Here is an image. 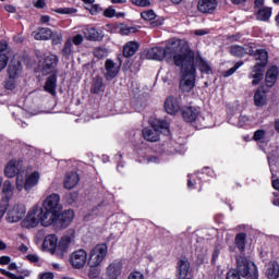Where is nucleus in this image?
Wrapping results in <instances>:
<instances>
[{"instance_id": "obj_32", "label": "nucleus", "mask_w": 279, "mask_h": 279, "mask_svg": "<svg viewBox=\"0 0 279 279\" xmlns=\"http://www.w3.org/2000/svg\"><path fill=\"white\" fill-rule=\"evenodd\" d=\"M57 86H58V76L56 74H51L46 81L44 90H46V93H50V95H56Z\"/></svg>"}, {"instance_id": "obj_12", "label": "nucleus", "mask_w": 279, "mask_h": 279, "mask_svg": "<svg viewBox=\"0 0 279 279\" xmlns=\"http://www.w3.org/2000/svg\"><path fill=\"white\" fill-rule=\"evenodd\" d=\"M25 213H27V209L24 205H14L9 208L7 219L9 223H19L25 217Z\"/></svg>"}, {"instance_id": "obj_25", "label": "nucleus", "mask_w": 279, "mask_h": 279, "mask_svg": "<svg viewBox=\"0 0 279 279\" xmlns=\"http://www.w3.org/2000/svg\"><path fill=\"white\" fill-rule=\"evenodd\" d=\"M74 218L75 211L72 209H66L61 215L59 214L58 223L61 226V228H69Z\"/></svg>"}, {"instance_id": "obj_19", "label": "nucleus", "mask_w": 279, "mask_h": 279, "mask_svg": "<svg viewBox=\"0 0 279 279\" xmlns=\"http://www.w3.org/2000/svg\"><path fill=\"white\" fill-rule=\"evenodd\" d=\"M58 62H59V59H58V56L56 54H48L46 58H45V61H44V64H43V71L44 73H58V70H56V66H58Z\"/></svg>"}, {"instance_id": "obj_33", "label": "nucleus", "mask_w": 279, "mask_h": 279, "mask_svg": "<svg viewBox=\"0 0 279 279\" xmlns=\"http://www.w3.org/2000/svg\"><path fill=\"white\" fill-rule=\"evenodd\" d=\"M35 40H49L53 36V31L50 28H38L33 33Z\"/></svg>"}, {"instance_id": "obj_39", "label": "nucleus", "mask_w": 279, "mask_h": 279, "mask_svg": "<svg viewBox=\"0 0 279 279\" xmlns=\"http://www.w3.org/2000/svg\"><path fill=\"white\" fill-rule=\"evenodd\" d=\"M245 239H247V235H245V233H239L235 236V245L240 252H243L245 250Z\"/></svg>"}, {"instance_id": "obj_57", "label": "nucleus", "mask_w": 279, "mask_h": 279, "mask_svg": "<svg viewBox=\"0 0 279 279\" xmlns=\"http://www.w3.org/2000/svg\"><path fill=\"white\" fill-rule=\"evenodd\" d=\"M66 199L69 204H75L77 202V192L68 194Z\"/></svg>"}, {"instance_id": "obj_20", "label": "nucleus", "mask_w": 279, "mask_h": 279, "mask_svg": "<svg viewBox=\"0 0 279 279\" xmlns=\"http://www.w3.org/2000/svg\"><path fill=\"white\" fill-rule=\"evenodd\" d=\"M229 51L231 56H234L235 58H243V56H252L254 53V48L251 46H239V45H233L229 48Z\"/></svg>"}, {"instance_id": "obj_54", "label": "nucleus", "mask_w": 279, "mask_h": 279, "mask_svg": "<svg viewBox=\"0 0 279 279\" xmlns=\"http://www.w3.org/2000/svg\"><path fill=\"white\" fill-rule=\"evenodd\" d=\"M116 14L117 10H114L112 7H109L104 11V16H106V19H112L116 16Z\"/></svg>"}, {"instance_id": "obj_35", "label": "nucleus", "mask_w": 279, "mask_h": 279, "mask_svg": "<svg viewBox=\"0 0 279 279\" xmlns=\"http://www.w3.org/2000/svg\"><path fill=\"white\" fill-rule=\"evenodd\" d=\"M136 51H138V43L129 41L125 44V46L123 48V56H124V58H132V56H134V53H136Z\"/></svg>"}, {"instance_id": "obj_27", "label": "nucleus", "mask_w": 279, "mask_h": 279, "mask_svg": "<svg viewBox=\"0 0 279 279\" xmlns=\"http://www.w3.org/2000/svg\"><path fill=\"white\" fill-rule=\"evenodd\" d=\"M80 184V174L77 172H68L63 182L64 189H75Z\"/></svg>"}, {"instance_id": "obj_53", "label": "nucleus", "mask_w": 279, "mask_h": 279, "mask_svg": "<svg viewBox=\"0 0 279 279\" xmlns=\"http://www.w3.org/2000/svg\"><path fill=\"white\" fill-rule=\"evenodd\" d=\"M247 123H250V118L247 116H240L236 125L238 128H243Z\"/></svg>"}, {"instance_id": "obj_41", "label": "nucleus", "mask_w": 279, "mask_h": 279, "mask_svg": "<svg viewBox=\"0 0 279 279\" xmlns=\"http://www.w3.org/2000/svg\"><path fill=\"white\" fill-rule=\"evenodd\" d=\"M201 180H202V177H199V173L190 174L187 180V187L195 189V185L199 184Z\"/></svg>"}, {"instance_id": "obj_50", "label": "nucleus", "mask_w": 279, "mask_h": 279, "mask_svg": "<svg viewBox=\"0 0 279 279\" xmlns=\"http://www.w3.org/2000/svg\"><path fill=\"white\" fill-rule=\"evenodd\" d=\"M132 3L138 8H149L151 5L149 0H132Z\"/></svg>"}, {"instance_id": "obj_2", "label": "nucleus", "mask_w": 279, "mask_h": 279, "mask_svg": "<svg viewBox=\"0 0 279 279\" xmlns=\"http://www.w3.org/2000/svg\"><path fill=\"white\" fill-rule=\"evenodd\" d=\"M181 68V81L180 89L183 93H191L195 88V52L190 50L182 59L181 64L177 65Z\"/></svg>"}, {"instance_id": "obj_38", "label": "nucleus", "mask_w": 279, "mask_h": 279, "mask_svg": "<svg viewBox=\"0 0 279 279\" xmlns=\"http://www.w3.org/2000/svg\"><path fill=\"white\" fill-rule=\"evenodd\" d=\"M137 161L141 162V165H158V162H160V158L156 156L147 157V155L143 153L137 158Z\"/></svg>"}, {"instance_id": "obj_22", "label": "nucleus", "mask_w": 279, "mask_h": 279, "mask_svg": "<svg viewBox=\"0 0 279 279\" xmlns=\"http://www.w3.org/2000/svg\"><path fill=\"white\" fill-rule=\"evenodd\" d=\"M165 110L168 114H175L180 112V99L170 96L165 101Z\"/></svg>"}, {"instance_id": "obj_1", "label": "nucleus", "mask_w": 279, "mask_h": 279, "mask_svg": "<svg viewBox=\"0 0 279 279\" xmlns=\"http://www.w3.org/2000/svg\"><path fill=\"white\" fill-rule=\"evenodd\" d=\"M191 51L189 45L182 40H174L166 48L162 47H153L147 50L146 58L147 60H171L173 58L174 64H182V59Z\"/></svg>"}, {"instance_id": "obj_3", "label": "nucleus", "mask_w": 279, "mask_h": 279, "mask_svg": "<svg viewBox=\"0 0 279 279\" xmlns=\"http://www.w3.org/2000/svg\"><path fill=\"white\" fill-rule=\"evenodd\" d=\"M255 60L257 63L254 65L253 70L250 73V78L253 80V86H258L260 82H263V77L265 76V66H267V62L269 60V54L265 49H258L255 52Z\"/></svg>"}, {"instance_id": "obj_44", "label": "nucleus", "mask_w": 279, "mask_h": 279, "mask_svg": "<svg viewBox=\"0 0 279 279\" xmlns=\"http://www.w3.org/2000/svg\"><path fill=\"white\" fill-rule=\"evenodd\" d=\"M241 66H243V62L235 63V65L233 68H231L222 73L223 77H230L231 75H234V73H236V71H239V69H241Z\"/></svg>"}, {"instance_id": "obj_16", "label": "nucleus", "mask_w": 279, "mask_h": 279, "mask_svg": "<svg viewBox=\"0 0 279 279\" xmlns=\"http://www.w3.org/2000/svg\"><path fill=\"white\" fill-rule=\"evenodd\" d=\"M75 243V230H69L59 241L58 248L59 252H69L71 245Z\"/></svg>"}, {"instance_id": "obj_58", "label": "nucleus", "mask_w": 279, "mask_h": 279, "mask_svg": "<svg viewBox=\"0 0 279 279\" xmlns=\"http://www.w3.org/2000/svg\"><path fill=\"white\" fill-rule=\"evenodd\" d=\"M0 56H8V43L0 41Z\"/></svg>"}, {"instance_id": "obj_23", "label": "nucleus", "mask_w": 279, "mask_h": 279, "mask_svg": "<svg viewBox=\"0 0 279 279\" xmlns=\"http://www.w3.org/2000/svg\"><path fill=\"white\" fill-rule=\"evenodd\" d=\"M105 77L106 80H114L119 75V65L114 63L111 59L105 62Z\"/></svg>"}, {"instance_id": "obj_9", "label": "nucleus", "mask_w": 279, "mask_h": 279, "mask_svg": "<svg viewBox=\"0 0 279 279\" xmlns=\"http://www.w3.org/2000/svg\"><path fill=\"white\" fill-rule=\"evenodd\" d=\"M39 223L43 226V207H40V205H35L29 209L24 220V225L26 228H36Z\"/></svg>"}, {"instance_id": "obj_8", "label": "nucleus", "mask_w": 279, "mask_h": 279, "mask_svg": "<svg viewBox=\"0 0 279 279\" xmlns=\"http://www.w3.org/2000/svg\"><path fill=\"white\" fill-rule=\"evenodd\" d=\"M40 182V172L38 170H35L33 172L26 173L25 179L23 178V174H17L16 177V190L17 191H26L29 193L32 189H35V186H38Z\"/></svg>"}, {"instance_id": "obj_24", "label": "nucleus", "mask_w": 279, "mask_h": 279, "mask_svg": "<svg viewBox=\"0 0 279 279\" xmlns=\"http://www.w3.org/2000/svg\"><path fill=\"white\" fill-rule=\"evenodd\" d=\"M84 37L86 40H101L104 38V31L95 27H87L84 28L83 31Z\"/></svg>"}, {"instance_id": "obj_29", "label": "nucleus", "mask_w": 279, "mask_h": 279, "mask_svg": "<svg viewBox=\"0 0 279 279\" xmlns=\"http://www.w3.org/2000/svg\"><path fill=\"white\" fill-rule=\"evenodd\" d=\"M44 247L52 254L58 250V235L49 234L44 240Z\"/></svg>"}, {"instance_id": "obj_52", "label": "nucleus", "mask_w": 279, "mask_h": 279, "mask_svg": "<svg viewBox=\"0 0 279 279\" xmlns=\"http://www.w3.org/2000/svg\"><path fill=\"white\" fill-rule=\"evenodd\" d=\"M8 60H10L8 54H0V71H3L8 66Z\"/></svg>"}, {"instance_id": "obj_56", "label": "nucleus", "mask_w": 279, "mask_h": 279, "mask_svg": "<svg viewBox=\"0 0 279 279\" xmlns=\"http://www.w3.org/2000/svg\"><path fill=\"white\" fill-rule=\"evenodd\" d=\"M128 279H145V276L141 271H133L129 275Z\"/></svg>"}, {"instance_id": "obj_28", "label": "nucleus", "mask_w": 279, "mask_h": 279, "mask_svg": "<svg viewBox=\"0 0 279 279\" xmlns=\"http://www.w3.org/2000/svg\"><path fill=\"white\" fill-rule=\"evenodd\" d=\"M22 73H23V65L21 64V61H12L8 68L9 77L19 80Z\"/></svg>"}, {"instance_id": "obj_42", "label": "nucleus", "mask_w": 279, "mask_h": 279, "mask_svg": "<svg viewBox=\"0 0 279 279\" xmlns=\"http://www.w3.org/2000/svg\"><path fill=\"white\" fill-rule=\"evenodd\" d=\"M73 53V44L71 39H66L63 49H62V56H65V58H69Z\"/></svg>"}, {"instance_id": "obj_6", "label": "nucleus", "mask_w": 279, "mask_h": 279, "mask_svg": "<svg viewBox=\"0 0 279 279\" xmlns=\"http://www.w3.org/2000/svg\"><path fill=\"white\" fill-rule=\"evenodd\" d=\"M236 270L242 279H258V267L243 255L236 257Z\"/></svg>"}, {"instance_id": "obj_21", "label": "nucleus", "mask_w": 279, "mask_h": 279, "mask_svg": "<svg viewBox=\"0 0 279 279\" xmlns=\"http://www.w3.org/2000/svg\"><path fill=\"white\" fill-rule=\"evenodd\" d=\"M278 76H279L278 65L269 66L265 77L266 86H268V88H271L272 86H275L276 83L278 82Z\"/></svg>"}, {"instance_id": "obj_31", "label": "nucleus", "mask_w": 279, "mask_h": 279, "mask_svg": "<svg viewBox=\"0 0 279 279\" xmlns=\"http://www.w3.org/2000/svg\"><path fill=\"white\" fill-rule=\"evenodd\" d=\"M265 275L268 279H278L279 265L276 262H270L266 265Z\"/></svg>"}, {"instance_id": "obj_60", "label": "nucleus", "mask_w": 279, "mask_h": 279, "mask_svg": "<svg viewBox=\"0 0 279 279\" xmlns=\"http://www.w3.org/2000/svg\"><path fill=\"white\" fill-rule=\"evenodd\" d=\"M88 277L90 279H96L99 278V271L95 268H90L89 272H88Z\"/></svg>"}, {"instance_id": "obj_47", "label": "nucleus", "mask_w": 279, "mask_h": 279, "mask_svg": "<svg viewBox=\"0 0 279 279\" xmlns=\"http://www.w3.org/2000/svg\"><path fill=\"white\" fill-rule=\"evenodd\" d=\"M17 85H19V78H13L9 76L5 83V88L8 90H14V88H16Z\"/></svg>"}, {"instance_id": "obj_11", "label": "nucleus", "mask_w": 279, "mask_h": 279, "mask_svg": "<svg viewBox=\"0 0 279 279\" xmlns=\"http://www.w3.org/2000/svg\"><path fill=\"white\" fill-rule=\"evenodd\" d=\"M44 210H52L54 213H62V203H60V194L52 193L48 195L43 202Z\"/></svg>"}, {"instance_id": "obj_36", "label": "nucleus", "mask_w": 279, "mask_h": 279, "mask_svg": "<svg viewBox=\"0 0 279 279\" xmlns=\"http://www.w3.org/2000/svg\"><path fill=\"white\" fill-rule=\"evenodd\" d=\"M255 106L263 108L267 104V94L260 89H257L254 95Z\"/></svg>"}, {"instance_id": "obj_18", "label": "nucleus", "mask_w": 279, "mask_h": 279, "mask_svg": "<svg viewBox=\"0 0 279 279\" xmlns=\"http://www.w3.org/2000/svg\"><path fill=\"white\" fill-rule=\"evenodd\" d=\"M217 5H219L217 0H198L197 10L201 14H213Z\"/></svg>"}, {"instance_id": "obj_17", "label": "nucleus", "mask_w": 279, "mask_h": 279, "mask_svg": "<svg viewBox=\"0 0 279 279\" xmlns=\"http://www.w3.org/2000/svg\"><path fill=\"white\" fill-rule=\"evenodd\" d=\"M122 272L123 264L121 260H113L106 268V276L109 279H119Z\"/></svg>"}, {"instance_id": "obj_10", "label": "nucleus", "mask_w": 279, "mask_h": 279, "mask_svg": "<svg viewBox=\"0 0 279 279\" xmlns=\"http://www.w3.org/2000/svg\"><path fill=\"white\" fill-rule=\"evenodd\" d=\"M70 263L74 269H84L88 263V253L84 248L74 251L70 256Z\"/></svg>"}, {"instance_id": "obj_62", "label": "nucleus", "mask_w": 279, "mask_h": 279, "mask_svg": "<svg viewBox=\"0 0 279 279\" xmlns=\"http://www.w3.org/2000/svg\"><path fill=\"white\" fill-rule=\"evenodd\" d=\"M12 258L10 256H1L0 257V265H10Z\"/></svg>"}, {"instance_id": "obj_13", "label": "nucleus", "mask_w": 279, "mask_h": 279, "mask_svg": "<svg viewBox=\"0 0 279 279\" xmlns=\"http://www.w3.org/2000/svg\"><path fill=\"white\" fill-rule=\"evenodd\" d=\"M21 171H23V160L21 159H13L10 160L5 168L4 174L7 178H14L15 175H21Z\"/></svg>"}, {"instance_id": "obj_46", "label": "nucleus", "mask_w": 279, "mask_h": 279, "mask_svg": "<svg viewBox=\"0 0 279 279\" xmlns=\"http://www.w3.org/2000/svg\"><path fill=\"white\" fill-rule=\"evenodd\" d=\"M52 12H56L57 14H75L77 10L73 8H59L53 9Z\"/></svg>"}, {"instance_id": "obj_48", "label": "nucleus", "mask_w": 279, "mask_h": 279, "mask_svg": "<svg viewBox=\"0 0 279 279\" xmlns=\"http://www.w3.org/2000/svg\"><path fill=\"white\" fill-rule=\"evenodd\" d=\"M95 58H98V60H101V58H106L108 56V50L106 48H96L94 50Z\"/></svg>"}, {"instance_id": "obj_43", "label": "nucleus", "mask_w": 279, "mask_h": 279, "mask_svg": "<svg viewBox=\"0 0 279 279\" xmlns=\"http://www.w3.org/2000/svg\"><path fill=\"white\" fill-rule=\"evenodd\" d=\"M267 137V132H265V130H257L254 133V141H256L257 143H265V138Z\"/></svg>"}, {"instance_id": "obj_59", "label": "nucleus", "mask_w": 279, "mask_h": 279, "mask_svg": "<svg viewBox=\"0 0 279 279\" xmlns=\"http://www.w3.org/2000/svg\"><path fill=\"white\" fill-rule=\"evenodd\" d=\"M5 210H8V202L0 204V219H3Z\"/></svg>"}, {"instance_id": "obj_51", "label": "nucleus", "mask_w": 279, "mask_h": 279, "mask_svg": "<svg viewBox=\"0 0 279 279\" xmlns=\"http://www.w3.org/2000/svg\"><path fill=\"white\" fill-rule=\"evenodd\" d=\"M70 40L72 41V45L80 47V45L84 43V36L82 34H77L74 37H72V39L70 38Z\"/></svg>"}, {"instance_id": "obj_63", "label": "nucleus", "mask_w": 279, "mask_h": 279, "mask_svg": "<svg viewBox=\"0 0 279 279\" xmlns=\"http://www.w3.org/2000/svg\"><path fill=\"white\" fill-rule=\"evenodd\" d=\"M45 5H47V3L45 2V0H37V1L35 2V8L43 9V8H45Z\"/></svg>"}, {"instance_id": "obj_45", "label": "nucleus", "mask_w": 279, "mask_h": 279, "mask_svg": "<svg viewBox=\"0 0 279 279\" xmlns=\"http://www.w3.org/2000/svg\"><path fill=\"white\" fill-rule=\"evenodd\" d=\"M141 17L144 21H154V19H156V12H154V10L143 11Z\"/></svg>"}, {"instance_id": "obj_61", "label": "nucleus", "mask_w": 279, "mask_h": 279, "mask_svg": "<svg viewBox=\"0 0 279 279\" xmlns=\"http://www.w3.org/2000/svg\"><path fill=\"white\" fill-rule=\"evenodd\" d=\"M26 258L27 260H29V263H38V260H40V258L36 254H28Z\"/></svg>"}, {"instance_id": "obj_5", "label": "nucleus", "mask_w": 279, "mask_h": 279, "mask_svg": "<svg viewBox=\"0 0 279 279\" xmlns=\"http://www.w3.org/2000/svg\"><path fill=\"white\" fill-rule=\"evenodd\" d=\"M153 129L146 128L142 131L143 137L149 143H156L160 141V134H169V123L165 120L150 121Z\"/></svg>"}, {"instance_id": "obj_15", "label": "nucleus", "mask_w": 279, "mask_h": 279, "mask_svg": "<svg viewBox=\"0 0 279 279\" xmlns=\"http://www.w3.org/2000/svg\"><path fill=\"white\" fill-rule=\"evenodd\" d=\"M257 21H268L271 19V8L265 7V0H255L254 2Z\"/></svg>"}, {"instance_id": "obj_4", "label": "nucleus", "mask_w": 279, "mask_h": 279, "mask_svg": "<svg viewBox=\"0 0 279 279\" xmlns=\"http://www.w3.org/2000/svg\"><path fill=\"white\" fill-rule=\"evenodd\" d=\"M182 117L184 121H186L187 123H192L197 130L210 126V124L208 123V119H210V116L207 114L205 117L199 112V109L197 107H185L182 111Z\"/></svg>"}, {"instance_id": "obj_34", "label": "nucleus", "mask_w": 279, "mask_h": 279, "mask_svg": "<svg viewBox=\"0 0 279 279\" xmlns=\"http://www.w3.org/2000/svg\"><path fill=\"white\" fill-rule=\"evenodd\" d=\"M194 62L198 65L201 73H206V75L211 73L213 69L210 68V63H208L206 59L202 58V56H197L194 59Z\"/></svg>"}, {"instance_id": "obj_14", "label": "nucleus", "mask_w": 279, "mask_h": 279, "mask_svg": "<svg viewBox=\"0 0 279 279\" xmlns=\"http://www.w3.org/2000/svg\"><path fill=\"white\" fill-rule=\"evenodd\" d=\"M58 219H60V213L45 209L43 207L41 226L44 228H49V226H58Z\"/></svg>"}, {"instance_id": "obj_7", "label": "nucleus", "mask_w": 279, "mask_h": 279, "mask_svg": "<svg viewBox=\"0 0 279 279\" xmlns=\"http://www.w3.org/2000/svg\"><path fill=\"white\" fill-rule=\"evenodd\" d=\"M108 256V245L100 243L89 250L87 265L90 269H97Z\"/></svg>"}, {"instance_id": "obj_37", "label": "nucleus", "mask_w": 279, "mask_h": 279, "mask_svg": "<svg viewBox=\"0 0 279 279\" xmlns=\"http://www.w3.org/2000/svg\"><path fill=\"white\" fill-rule=\"evenodd\" d=\"M2 194L5 199H12L14 196V185H12V182L4 181L2 185Z\"/></svg>"}, {"instance_id": "obj_40", "label": "nucleus", "mask_w": 279, "mask_h": 279, "mask_svg": "<svg viewBox=\"0 0 279 279\" xmlns=\"http://www.w3.org/2000/svg\"><path fill=\"white\" fill-rule=\"evenodd\" d=\"M136 32L137 29L134 26H128L123 24L119 26V33L121 34V36H129V34H136Z\"/></svg>"}, {"instance_id": "obj_49", "label": "nucleus", "mask_w": 279, "mask_h": 279, "mask_svg": "<svg viewBox=\"0 0 279 279\" xmlns=\"http://www.w3.org/2000/svg\"><path fill=\"white\" fill-rule=\"evenodd\" d=\"M50 38H52V45H61L62 44V33L52 32V35Z\"/></svg>"}, {"instance_id": "obj_26", "label": "nucleus", "mask_w": 279, "mask_h": 279, "mask_svg": "<svg viewBox=\"0 0 279 279\" xmlns=\"http://www.w3.org/2000/svg\"><path fill=\"white\" fill-rule=\"evenodd\" d=\"M179 279H191V264L186 259L178 262Z\"/></svg>"}, {"instance_id": "obj_55", "label": "nucleus", "mask_w": 279, "mask_h": 279, "mask_svg": "<svg viewBox=\"0 0 279 279\" xmlns=\"http://www.w3.org/2000/svg\"><path fill=\"white\" fill-rule=\"evenodd\" d=\"M227 279H242L239 270H229L227 274Z\"/></svg>"}, {"instance_id": "obj_30", "label": "nucleus", "mask_w": 279, "mask_h": 279, "mask_svg": "<svg viewBox=\"0 0 279 279\" xmlns=\"http://www.w3.org/2000/svg\"><path fill=\"white\" fill-rule=\"evenodd\" d=\"M106 90V84H104V78L101 76H96L93 80L90 93L93 95H99V93H104Z\"/></svg>"}, {"instance_id": "obj_64", "label": "nucleus", "mask_w": 279, "mask_h": 279, "mask_svg": "<svg viewBox=\"0 0 279 279\" xmlns=\"http://www.w3.org/2000/svg\"><path fill=\"white\" fill-rule=\"evenodd\" d=\"M40 279H53V272H45L40 276Z\"/></svg>"}]
</instances>
